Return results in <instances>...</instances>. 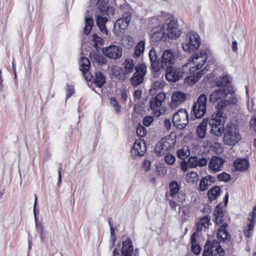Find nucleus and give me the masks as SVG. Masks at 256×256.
<instances>
[{
    "instance_id": "1",
    "label": "nucleus",
    "mask_w": 256,
    "mask_h": 256,
    "mask_svg": "<svg viewBox=\"0 0 256 256\" xmlns=\"http://www.w3.org/2000/svg\"><path fill=\"white\" fill-rule=\"evenodd\" d=\"M236 92V90H234L232 86H228L227 96L225 97V99L220 100L218 103L216 105L218 112L215 116H212V118L209 122L210 124L212 127L210 130V133L218 137L222 136L221 130L224 126V123L226 120V114L222 110L228 106L230 108H234L238 106V96Z\"/></svg>"
},
{
    "instance_id": "2",
    "label": "nucleus",
    "mask_w": 256,
    "mask_h": 256,
    "mask_svg": "<svg viewBox=\"0 0 256 256\" xmlns=\"http://www.w3.org/2000/svg\"><path fill=\"white\" fill-rule=\"evenodd\" d=\"M224 132V142L228 146H234L241 138L239 132L238 126L236 124L229 122L226 126L221 130Z\"/></svg>"
},
{
    "instance_id": "3",
    "label": "nucleus",
    "mask_w": 256,
    "mask_h": 256,
    "mask_svg": "<svg viewBox=\"0 0 256 256\" xmlns=\"http://www.w3.org/2000/svg\"><path fill=\"white\" fill-rule=\"evenodd\" d=\"M200 43V36L194 32H191L186 35L182 46L184 52L192 53L198 50Z\"/></svg>"
},
{
    "instance_id": "4",
    "label": "nucleus",
    "mask_w": 256,
    "mask_h": 256,
    "mask_svg": "<svg viewBox=\"0 0 256 256\" xmlns=\"http://www.w3.org/2000/svg\"><path fill=\"white\" fill-rule=\"evenodd\" d=\"M207 96L204 94H200L192 106V111L196 118H202L206 113Z\"/></svg>"
},
{
    "instance_id": "5",
    "label": "nucleus",
    "mask_w": 256,
    "mask_h": 256,
    "mask_svg": "<svg viewBox=\"0 0 256 256\" xmlns=\"http://www.w3.org/2000/svg\"><path fill=\"white\" fill-rule=\"evenodd\" d=\"M174 125L179 130H182L186 128L188 123V114L186 110L180 108L172 116Z\"/></svg>"
},
{
    "instance_id": "6",
    "label": "nucleus",
    "mask_w": 256,
    "mask_h": 256,
    "mask_svg": "<svg viewBox=\"0 0 256 256\" xmlns=\"http://www.w3.org/2000/svg\"><path fill=\"white\" fill-rule=\"evenodd\" d=\"M147 72V68L144 64L136 66V71L130 78V82L133 87H136L143 82Z\"/></svg>"
},
{
    "instance_id": "7",
    "label": "nucleus",
    "mask_w": 256,
    "mask_h": 256,
    "mask_svg": "<svg viewBox=\"0 0 256 256\" xmlns=\"http://www.w3.org/2000/svg\"><path fill=\"white\" fill-rule=\"evenodd\" d=\"M188 64H188L184 66L182 68L174 66H173L164 68V70H166L165 76L166 79L168 81L172 82H176L184 74V69L188 67Z\"/></svg>"
},
{
    "instance_id": "8",
    "label": "nucleus",
    "mask_w": 256,
    "mask_h": 256,
    "mask_svg": "<svg viewBox=\"0 0 256 256\" xmlns=\"http://www.w3.org/2000/svg\"><path fill=\"white\" fill-rule=\"evenodd\" d=\"M209 56H208L206 50H201L199 53L194 54L189 58L190 62H192L196 66V70L201 68L204 64L207 62L210 63Z\"/></svg>"
},
{
    "instance_id": "9",
    "label": "nucleus",
    "mask_w": 256,
    "mask_h": 256,
    "mask_svg": "<svg viewBox=\"0 0 256 256\" xmlns=\"http://www.w3.org/2000/svg\"><path fill=\"white\" fill-rule=\"evenodd\" d=\"M162 60L160 62V70L162 69L168 68L174 66L175 62L176 56L174 53L170 49L164 51L162 56Z\"/></svg>"
},
{
    "instance_id": "10",
    "label": "nucleus",
    "mask_w": 256,
    "mask_h": 256,
    "mask_svg": "<svg viewBox=\"0 0 256 256\" xmlns=\"http://www.w3.org/2000/svg\"><path fill=\"white\" fill-rule=\"evenodd\" d=\"M163 26H164L166 36L170 38L174 39L180 35V30L177 20H171L168 24H164Z\"/></svg>"
},
{
    "instance_id": "11",
    "label": "nucleus",
    "mask_w": 256,
    "mask_h": 256,
    "mask_svg": "<svg viewBox=\"0 0 256 256\" xmlns=\"http://www.w3.org/2000/svg\"><path fill=\"white\" fill-rule=\"evenodd\" d=\"M102 52L104 56L114 60L118 59L122 56V48L116 45L112 44L104 48Z\"/></svg>"
},
{
    "instance_id": "12",
    "label": "nucleus",
    "mask_w": 256,
    "mask_h": 256,
    "mask_svg": "<svg viewBox=\"0 0 256 256\" xmlns=\"http://www.w3.org/2000/svg\"><path fill=\"white\" fill-rule=\"evenodd\" d=\"M225 162L224 159L218 156H214L210 160L208 164V170L213 173L221 171L223 169Z\"/></svg>"
},
{
    "instance_id": "13",
    "label": "nucleus",
    "mask_w": 256,
    "mask_h": 256,
    "mask_svg": "<svg viewBox=\"0 0 256 256\" xmlns=\"http://www.w3.org/2000/svg\"><path fill=\"white\" fill-rule=\"evenodd\" d=\"M248 220V223L244 230V232L246 236L250 238L252 234L256 222V206L253 208L252 211L249 214Z\"/></svg>"
},
{
    "instance_id": "14",
    "label": "nucleus",
    "mask_w": 256,
    "mask_h": 256,
    "mask_svg": "<svg viewBox=\"0 0 256 256\" xmlns=\"http://www.w3.org/2000/svg\"><path fill=\"white\" fill-rule=\"evenodd\" d=\"M166 36L164 26L163 25L154 27L150 31V38L153 42L165 40Z\"/></svg>"
},
{
    "instance_id": "15",
    "label": "nucleus",
    "mask_w": 256,
    "mask_h": 256,
    "mask_svg": "<svg viewBox=\"0 0 256 256\" xmlns=\"http://www.w3.org/2000/svg\"><path fill=\"white\" fill-rule=\"evenodd\" d=\"M204 246H208L212 256H224V252L217 240H208Z\"/></svg>"
},
{
    "instance_id": "16",
    "label": "nucleus",
    "mask_w": 256,
    "mask_h": 256,
    "mask_svg": "<svg viewBox=\"0 0 256 256\" xmlns=\"http://www.w3.org/2000/svg\"><path fill=\"white\" fill-rule=\"evenodd\" d=\"M150 60L151 63V68L154 72V77H158V72L160 71V61L158 58L156 50L152 48L148 53Z\"/></svg>"
},
{
    "instance_id": "17",
    "label": "nucleus",
    "mask_w": 256,
    "mask_h": 256,
    "mask_svg": "<svg viewBox=\"0 0 256 256\" xmlns=\"http://www.w3.org/2000/svg\"><path fill=\"white\" fill-rule=\"evenodd\" d=\"M186 100V94L184 92L180 91L176 92L172 96L170 106L172 108L175 109L184 102Z\"/></svg>"
},
{
    "instance_id": "18",
    "label": "nucleus",
    "mask_w": 256,
    "mask_h": 256,
    "mask_svg": "<svg viewBox=\"0 0 256 256\" xmlns=\"http://www.w3.org/2000/svg\"><path fill=\"white\" fill-rule=\"evenodd\" d=\"M131 20V14L130 12L124 14L122 16L116 21L114 24V28L120 30H125L128 26Z\"/></svg>"
},
{
    "instance_id": "19",
    "label": "nucleus",
    "mask_w": 256,
    "mask_h": 256,
    "mask_svg": "<svg viewBox=\"0 0 256 256\" xmlns=\"http://www.w3.org/2000/svg\"><path fill=\"white\" fill-rule=\"evenodd\" d=\"M228 86L227 88H220L216 89L210 95V101L214 102L222 98H225V97L228 94Z\"/></svg>"
},
{
    "instance_id": "20",
    "label": "nucleus",
    "mask_w": 256,
    "mask_h": 256,
    "mask_svg": "<svg viewBox=\"0 0 256 256\" xmlns=\"http://www.w3.org/2000/svg\"><path fill=\"white\" fill-rule=\"evenodd\" d=\"M216 182V178L214 176L210 175H207L202 178L199 184V190L200 192H204L207 190L210 186Z\"/></svg>"
},
{
    "instance_id": "21",
    "label": "nucleus",
    "mask_w": 256,
    "mask_h": 256,
    "mask_svg": "<svg viewBox=\"0 0 256 256\" xmlns=\"http://www.w3.org/2000/svg\"><path fill=\"white\" fill-rule=\"evenodd\" d=\"M216 236L218 238L222 240V242H224L230 239V236L228 232V224L224 223L222 226H220L217 230Z\"/></svg>"
},
{
    "instance_id": "22",
    "label": "nucleus",
    "mask_w": 256,
    "mask_h": 256,
    "mask_svg": "<svg viewBox=\"0 0 256 256\" xmlns=\"http://www.w3.org/2000/svg\"><path fill=\"white\" fill-rule=\"evenodd\" d=\"M97 6L99 10V13L101 15L113 14L114 10L112 7L110 8L104 2V0H98Z\"/></svg>"
},
{
    "instance_id": "23",
    "label": "nucleus",
    "mask_w": 256,
    "mask_h": 256,
    "mask_svg": "<svg viewBox=\"0 0 256 256\" xmlns=\"http://www.w3.org/2000/svg\"><path fill=\"white\" fill-rule=\"evenodd\" d=\"M134 250L132 240L130 238H128L122 242V256H132Z\"/></svg>"
},
{
    "instance_id": "24",
    "label": "nucleus",
    "mask_w": 256,
    "mask_h": 256,
    "mask_svg": "<svg viewBox=\"0 0 256 256\" xmlns=\"http://www.w3.org/2000/svg\"><path fill=\"white\" fill-rule=\"evenodd\" d=\"M142 148L140 142L138 140H136L131 150L132 154L133 156H142L144 155L146 152V146L144 142H142Z\"/></svg>"
},
{
    "instance_id": "25",
    "label": "nucleus",
    "mask_w": 256,
    "mask_h": 256,
    "mask_svg": "<svg viewBox=\"0 0 256 256\" xmlns=\"http://www.w3.org/2000/svg\"><path fill=\"white\" fill-rule=\"evenodd\" d=\"M108 21V18L106 16H103L100 14H98L96 16V24L99 28L100 32L106 36H108V31L106 26V24Z\"/></svg>"
},
{
    "instance_id": "26",
    "label": "nucleus",
    "mask_w": 256,
    "mask_h": 256,
    "mask_svg": "<svg viewBox=\"0 0 256 256\" xmlns=\"http://www.w3.org/2000/svg\"><path fill=\"white\" fill-rule=\"evenodd\" d=\"M211 118H204L202 121L199 124L196 128V133L198 136L200 138H203L206 136V126L208 124H210L209 122ZM210 126L211 125L209 124ZM212 127H211V128Z\"/></svg>"
},
{
    "instance_id": "27",
    "label": "nucleus",
    "mask_w": 256,
    "mask_h": 256,
    "mask_svg": "<svg viewBox=\"0 0 256 256\" xmlns=\"http://www.w3.org/2000/svg\"><path fill=\"white\" fill-rule=\"evenodd\" d=\"M232 82V78L228 74H224L222 76L217 78L216 80V84L218 86L221 88H227L228 84Z\"/></svg>"
},
{
    "instance_id": "28",
    "label": "nucleus",
    "mask_w": 256,
    "mask_h": 256,
    "mask_svg": "<svg viewBox=\"0 0 256 256\" xmlns=\"http://www.w3.org/2000/svg\"><path fill=\"white\" fill-rule=\"evenodd\" d=\"M210 218L208 216H204L200 220L196 223V232H201L203 228H206L209 226Z\"/></svg>"
},
{
    "instance_id": "29",
    "label": "nucleus",
    "mask_w": 256,
    "mask_h": 256,
    "mask_svg": "<svg viewBox=\"0 0 256 256\" xmlns=\"http://www.w3.org/2000/svg\"><path fill=\"white\" fill-rule=\"evenodd\" d=\"M209 68L210 64H207L204 69L196 72L192 76H190L188 77V80H192V82H190V84H194L196 83L202 78V76L209 70Z\"/></svg>"
},
{
    "instance_id": "30",
    "label": "nucleus",
    "mask_w": 256,
    "mask_h": 256,
    "mask_svg": "<svg viewBox=\"0 0 256 256\" xmlns=\"http://www.w3.org/2000/svg\"><path fill=\"white\" fill-rule=\"evenodd\" d=\"M124 66V74H128L136 70V66L134 63V60L130 58H126L123 63Z\"/></svg>"
},
{
    "instance_id": "31",
    "label": "nucleus",
    "mask_w": 256,
    "mask_h": 256,
    "mask_svg": "<svg viewBox=\"0 0 256 256\" xmlns=\"http://www.w3.org/2000/svg\"><path fill=\"white\" fill-rule=\"evenodd\" d=\"M158 142L163 147L164 150L165 149L167 152L172 149L175 145L176 140L169 138H163Z\"/></svg>"
},
{
    "instance_id": "32",
    "label": "nucleus",
    "mask_w": 256,
    "mask_h": 256,
    "mask_svg": "<svg viewBox=\"0 0 256 256\" xmlns=\"http://www.w3.org/2000/svg\"><path fill=\"white\" fill-rule=\"evenodd\" d=\"M220 188L218 186H215L211 188L208 192V201L212 202L215 200L220 196Z\"/></svg>"
},
{
    "instance_id": "33",
    "label": "nucleus",
    "mask_w": 256,
    "mask_h": 256,
    "mask_svg": "<svg viewBox=\"0 0 256 256\" xmlns=\"http://www.w3.org/2000/svg\"><path fill=\"white\" fill-rule=\"evenodd\" d=\"M106 78L101 72H96L94 82L98 88H102L106 83Z\"/></svg>"
},
{
    "instance_id": "34",
    "label": "nucleus",
    "mask_w": 256,
    "mask_h": 256,
    "mask_svg": "<svg viewBox=\"0 0 256 256\" xmlns=\"http://www.w3.org/2000/svg\"><path fill=\"white\" fill-rule=\"evenodd\" d=\"M234 166L238 170L243 171L248 168V162L245 160H236L234 162Z\"/></svg>"
},
{
    "instance_id": "35",
    "label": "nucleus",
    "mask_w": 256,
    "mask_h": 256,
    "mask_svg": "<svg viewBox=\"0 0 256 256\" xmlns=\"http://www.w3.org/2000/svg\"><path fill=\"white\" fill-rule=\"evenodd\" d=\"M86 26L84 30V33L86 34H88L92 28L94 26L93 18L91 16H86L85 18Z\"/></svg>"
},
{
    "instance_id": "36",
    "label": "nucleus",
    "mask_w": 256,
    "mask_h": 256,
    "mask_svg": "<svg viewBox=\"0 0 256 256\" xmlns=\"http://www.w3.org/2000/svg\"><path fill=\"white\" fill-rule=\"evenodd\" d=\"M91 59L96 62L98 66H102L106 64V60L104 56L102 54L98 53H94L90 54Z\"/></svg>"
},
{
    "instance_id": "37",
    "label": "nucleus",
    "mask_w": 256,
    "mask_h": 256,
    "mask_svg": "<svg viewBox=\"0 0 256 256\" xmlns=\"http://www.w3.org/2000/svg\"><path fill=\"white\" fill-rule=\"evenodd\" d=\"M144 42L142 40L140 41L134 48V58L139 57L142 54L144 50Z\"/></svg>"
},
{
    "instance_id": "38",
    "label": "nucleus",
    "mask_w": 256,
    "mask_h": 256,
    "mask_svg": "<svg viewBox=\"0 0 256 256\" xmlns=\"http://www.w3.org/2000/svg\"><path fill=\"white\" fill-rule=\"evenodd\" d=\"M186 182L188 183H192L193 184L198 182V176L197 172H192L188 173L186 176Z\"/></svg>"
},
{
    "instance_id": "39",
    "label": "nucleus",
    "mask_w": 256,
    "mask_h": 256,
    "mask_svg": "<svg viewBox=\"0 0 256 256\" xmlns=\"http://www.w3.org/2000/svg\"><path fill=\"white\" fill-rule=\"evenodd\" d=\"M169 188L170 191V196H174L178 192L180 186L178 182L173 180L170 182Z\"/></svg>"
},
{
    "instance_id": "40",
    "label": "nucleus",
    "mask_w": 256,
    "mask_h": 256,
    "mask_svg": "<svg viewBox=\"0 0 256 256\" xmlns=\"http://www.w3.org/2000/svg\"><path fill=\"white\" fill-rule=\"evenodd\" d=\"M177 156L178 158L185 160L190 154V152L188 148L180 149L177 151Z\"/></svg>"
},
{
    "instance_id": "41",
    "label": "nucleus",
    "mask_w": 256,
    "mask_h": 256,
    "mask_svg": "<svg viewBox=\"0 0 256 256\" xmlns=\"http://www.w3.org/2000/svg\"><path fill=\"white\" fill-rule=\"evenodd\" d=\"M80 66L81 71L89 70L90 66L89 60L86 57H82L80 62Z\"/></svg>"
},
{
    "instance_id": "42",
    "label": "nucleus",
    "mask_w": 256,
    "mask_h": 256,
    "mask_svg": "<svg viewBox=\"0 0 256 256\" xmlns=\"http://www.w3.org/2000/svg\"><path fill=\"white\" fill-rule=\"evenodd\" d=\"M232 179L231 176L226 172H223L217 176V180L220 182H230Z\"/></svg>"
},
{
    "instance_id": "43",
    "label": "nucleus",
    "mask_w": 256,
    "mask_h": 256,
    "mask_svg": "<svg viewBox=\"0 0 256 256\" xmlns=\"http://www.w3.org/2000/svg\"><path fill=\"white\" fill-rule=\"evenodd\" d=\"M37 202V197L35 196V201H34V214L35 217V222H36V228L38 230V231L40 232H43L44 231V228L42 226L40 223L38 222V218H36V204Z\"/></svg>"
},
{
    "instance_id": "44",
    "label": "nucleus",
    "mask_w": 256,
    "mask_h": 256,
    "mask_svg": "<svg viewBox=\"0 0 256 256\" xmlns=\"http://www.w3.org/2000/svg\"><path fill=\"white\" fill-rule=\"evenodd\" d=\"M110 104L113 106L116 113L119 114L120 112L121 106L118 104L116 98H110Z\"/></svg>"
},
{
    "instance_id": "45",
    "label": "nucleus",
    "mask_w": 256,
    "mask_h": 256,
    "mask_svg": "<svg viewBox=\"0 0 256 256\" xmlns=\"http://www.w3.org/2000/svg\"><path fill=\"white\" fill-rule=\"evenodd\" d=\"M166 151L164 150L163 147L158 142L154 148V152L158 156H163Z\"/></svg>"
},
{
    "instance_id": "46",
    "label": "nucleus",
    "mask_w": 256,
    "mask_h": 256,
    "mask_svg": "<svg viewBox=\"0 0 256 256\" xmlns=\"http://www.w3.org/2000/svg\"><path fill=\"white\" fill-rule=\"evenodd\" d=\"M150 108L154 110H157L162 106V103L157 101L154 98H152L150 101Z\"/></svg>"
},
{
    "instance_id": "47",
    "label": "nucleus",
    "mask_w": 256,
    "mask_h": 256,
    "mask_svg": "<svg viewBox=\"0 0 256 256\" xmlns=\"http://www.w3.org/2000/svg\"><path fill=\"white\" fill-rule=\"evenodd\" d=\"M92 40L94 42V46L96 48H98L99 45L102 44V39L100 36H98L96 34H92Z\"/></svg>"
},
{
    "instance_id": "48",
    "label": "nucleus",
    "mask_w": 256,
    "mask_h": 256,
    "mask_svg": "<svg viewBox=\"0 0 256 256\" xmlns=\"http://www.w3.org/2000/svg\"><path fill=\"white\" fill-rule=\"evenodd\" d=\"M198 156H191L188 160V167L190 168H195L197 167Z\"/></svg>"
},
{
    "instance_id": "49",
    "label": "nucleus",
    "mask_w": 256,
    "mask_h": 256,
    "mask_svg": "<svg viewBox=\"0 0 256 256\" xmlns=\"http://www.w3.org/2000/svg\"><path fill=\"white\" fill-rule=\"evenodd\" d=\"M136 132L138 136L143 137L145 136L146 134V130L142 124H138L136 130Z\"/></svg>"
},
{
    "instance_id": "50",
    "label": "nucleus",
    "mask_w": 256,
    "mask_h": 256,
    "mask_svg": "<svg viewBox=\"0 0 256 256\" xmlns=\"http://www.w3.org/2000/svg\"><path fill=\"white\" fill-rule=\"evenodd\" d=\"M165 84V82L161 80L154 82L152 85V88L155 90H160Z\"/></svg>"
},
{
    "instance_id": "51",
    "label": "nucleus",
    "mask_w": 256,
    "mask_h": 256,
    "mask_svg": "<svg viewBox=\"0 0 256 256\" xmlns=\"http://www.w3.org/2000/svg\"><path fill=\"white\" fill-rule=\"evenodd\" d=\"M190 208L188 206H184L180 207L179 212L182 213V216H188L190 213Z\"/></svg>"
},
{
    "instance_id": "52",
    "label": "nucleus",
    "mask_w": 256,
    "mask_h": 256,
    "mask_svg": "<svg viewBox=\"0 0 256 256\" xmlns=\"http://www.w3.org/2000/svg\"><path fill=\"white\" fill-rule=\"evenodd\" d=\"M164 160L167 164L172 165L176 161V158L173 154H168L165 156Z\"/></svg>"
},
{
    "instance_id": "53",
    "label": "nucleus",
    "mask_w": 256,
    "mask_h": 256,
    "mask_svg": "<svg viewBox=\"0 0 256 256\" xmlns=\"http://www.w3.org/2000/svg\"><path fill=\"white\" fill-rule=\"evenodd\" d=\"M116 236L114 232V230H112L110 232V248H112L115 245L116 241Z\"/></svg>"
},
{
    "instance_id": "54",
    "label": "nucleus",
    "mask_w": 256,
    "mask_h": 256,
    "mask_svg": "<svg viewBox=\"0 0 256 256\" xmlns=\"http://www.w3.org/2000/svg\"><path fill=\"white\" fill-rule=\"evenodd\" d=\"M197 166L203 167L208 164V160L206 158L198 157Z\"/></svg>"
},
{
    "instance_id": "55",
    "label": "nucleus",
    "mask_w": 256,
    "mask_h": 256,
    "mask_svg": "<svg viewBox=\"0 0 256 256\" xmlns=\"http://www.w3.org/2000/svg\"><path fill=\"white\" fill-rule=\"evenodd\" d=\"M154 120V118L151 116H146L144 118L142 123L146 126H149Z\"/></svg>"
},
{
    "instance_id": "56",
    "label": "nucleus",
    "mask_w": 256,
    "mask_h": 256,
    "mask_svg": "<svg viewBox=\"0 0 256 256\" xmlns=\"http://www.w3.org/2000/svg\"><path fill=\"white\" fill-rule=\"evenodd\" d=\"M66 99L70 98L74 92V89L73 86L67 84Z\"/></svg>"
},
{
    "instance_id": "57",
    "label": "nucleus",
    "mask_w": 256,
    "mask_h": 256,
    "mask_svg": "<svg viewBox=\"0 0 256 256\" xmlns=\"http://www.w3.org/2000/svg\"><path fill=\"white\" fill-rule=\"evenodd\" d=\"M214 221L217 226H221L222 224L225 223L224 222L223 216H214Z\"/></svg>"
},
{
    "instance_id": "58",
    "label": "nucleus",
    "mask_w": 256,
    "mask_h": 256,
    "mask_svg": "<svg viewBox=\"0 0 256 256\" xmlns=\"http://www.w3.org/2000/svg\"><path fill=\"white\" fill-rule=\"evenodd\" d=\"M154 98L157 101L162 104L164 100L166 98V94L164 93L160 92Z\"/></svg>"
},
{
    "instance_id": "59",
    "label": "nucleus",
    "mask_w": 256,
    "mask_h": 256,
    "mask_svg": "<svg viewBox=\"0 0 256 256\" xmlns=\"http://www.w3.org/2000/svg\"><path fill=\"white\" fill-rule=\"evenodd\" d=\"M178 202H184L186 200V194L182 191L178 192Z\"/></svg>"
},
{
    "instance_id": "60",
    "label": "nucleus",
    "mask_w": 256,
    "mask_h": 256,
    "mask_svg": "<svg viewBox=\"0 0 256 256\" xmlns=\"http://www.w3.org/2000/svg\"><path fill=\"white\" fill-rule=\"evenodd\" d=\"M82 72L86 80L90 81L92 79V75L89 72V70H84Z\"/></svg>"
},
{
    "instance_id": "61",
    "label": "nucleus",
    "mask_w": 256,
    "mask_h": 256,
    "mask_svg": "<svg viewBox=\"0 0 256 256\" xmlns=\"http://www.w3.org/2000/svg\"><path fill=\"white\" fill-rule=\"evenodd\" d=\"M191 248L192 251L196 254H198L201 251V248L198 244L192 246Z\"/></svg>"
},
{
    "instance_id": "62",
    "label": "nucleus",
    "mask_w": 256,
    "mask_h": 256,
    "mask_svg": "<svg viewBox=\"0 0 256 256\" xmlns=\"http://www.w3.org/2000/svg\"><path fill=\"white\" fill-rule=\"evenodd\" d=\"M180 166L182 171L186 172L188 170V161L182 160L180 162Z\"/></svg>"
},
{
    "instance_id": "63",
    "label": "nucleus",
    "mask_w": 256,
    "mask_h": 256,
    "mask_svg": "<svg viewBox=\"0 0 256 256\" xmlns=\"http://www.w3.org/2000/svg\"><path fill=\"white\" fill-rule=\"evenodd\" d=\"M214 216H223L222 210L220 206H217L214 210Z\"/></svg>"
},
{
    "instance_id": "64",
    "label": "nucleus",
    "mask_w": 256,
    "mask_h": 256,
    "mask_svg": "<svg viewBox=\"0 0 256 256\" xmlns=\"http://www.w3.org/2000/svg\"><path fill=\"white\" fill-rule=\"evenodd\" d=\"M142 92L141 90H136L134 92V100H140L141 98Z\"/></svg>"
}]
</instances>
